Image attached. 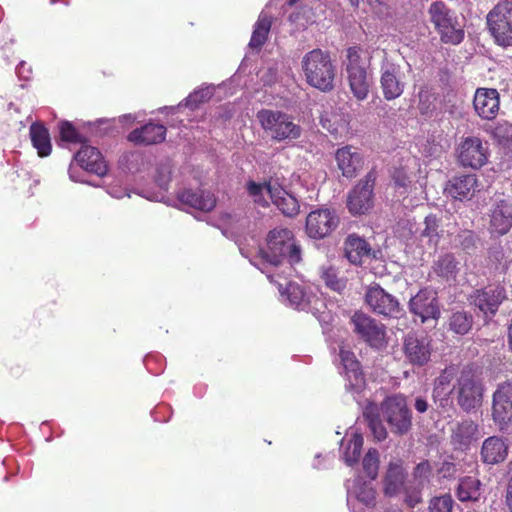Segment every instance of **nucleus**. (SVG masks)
I'll return each instance as SVG.
<instances>
[{"label":"nucleus","instance_id":"obj_1","mask_svg":"<svg viewBox=\"0 0 512 512\" xmlns=\"http://www.w3.org/2000/svg\"><path fill=\"white\" fill-rule=\"evenodd\" d=\"M301 247L289 229L271 230L266 237V247L259 249L260 258L267 264L278 267L285 261L297 264L301 261Z\"/></svg>","mask_w":512,"mask_h":512},{"label":"nucleus","instance_id":"obj_2","mask_svg":"<svg viewBox=\"0 0 512 512\" xmlns=\"http://www.w3.org/2000/svg\"><path fill=\"white\" fill-rule=\"evenodd\" d=\"M306 82L313 88L329 93L335 88L336 66L330 53L320 48L306 53L301 61Z\"/></svg>","mask_w":512,"mask_h":512},{"label":"nucleus","instance_id":"obj_3","mask_svg":"<svg viewBox=\"0 0 512 512\" xmlns=\"http://www.w3.org/2000/svg\"><path fill=\"white\" fill-rule=\"evenodd\" d=\"M485 385L480 376L469 366L464 367L450 393L458 407L466 414L477 413L484 400Z\"/></svg>","mask_w":512,"mask_h":512},{"label":"nucleus","instance_id":"obj_4","mask_svg":"<svg viewBox=\"0 0 512 512\" xmlns=\"http://www.w3.org/2000/svg\"><path fill=\"white\" fill-rule=\"evenodd\" d=\"M363 54L361 47L352 46L346 50V57L343 60L350 90L359 101L367 98L372 84V77L368 72L369 61Z\"/></svg>","mask_w":512,"mask_h":512},{"label":"nucleus","instance_id":"obj_5","mask_svg":"<svg viewBox=\"0 0 512 512\" xmlns=\"http://www.w3.org/2000/svg\"><path fill=\"white\" fill-rule=\"evenodd\" d=\"M428 14L443 43L456 45L464 39L463 18L444 2H433L428 9Z\"/></svg>","mask_w":512,"mask_h":512},{"label":"nucleus","instance_id":"obj_6","mask_svg":"<svg viewBox=\"0 0 512 512\" xmlns=\"http://www.w3.org/2000/svg\"><path fill=\"white\" fill-rule=\"evenodd\" d=\"M381 413L393 434L403 436L411 430L412 413L403 395L386 397L381 403Z\"/></svg>","mask_w":512,"mask_h":512},{"label":"nucleus","instance_id":"obj_7","mask_svg":"<svg viewBox=\"0 0 512 512\" xmlns=\"http://www.w3.org/2000/svg\"><path fill=\"white\" fill-rule=\"evenodd\" d=\"M257 119L262 128L277 141L297 139L301 135V127L294 124L290 117L281 111L262 109L257 113Z\"/></svg>","mask_w":512,"mask_h":512},{"label":"nucleus","instance_id":"obj_8","mask_svg":"<svg viewBox=\"0 0 512 512\" xmlns=\"http://www.w3.org/2000/svg\"><path fill=\"white\" fill-rule=\"evenodd\" d=\"M507 299L504 283H491L476 289L469 296L470 303L483 313L486 323L496 315L500 305Z\"/></svg>","mask_w":512,"mask_h":512},{"label":"nucleus","instance_id":"obj_9","mask_svg":"<svg viewBox=\"0 0 512 512\" xmlns=\"http://www.w3.org/2000/svg\"><path fill=\"white\" fill-rule=\"evenodd\" d=\"M489 31L497 44L512 45V1L499 2L487 15Z\"/></svg>","mask_w":512,"mask_h":512},{"label":"nucleus","instance_id":"obj_10","mask_svg":"<svg viewBox=\"0 0 512 512\" xmlns=\"http://www.w3.org/2000/svg\"><path fill=\"white\" fill-rule=\"evenodd\" d=\"M492 419L503 433H512V382L497 385L492 396Z\"/></svg>","mask_w":512,"mask_h":512},{"label":"nucleus","instance_id":"obj_11","mask_svg":"<svg viewBox=\"0 0 512 512\" xmlns=\"http://www.w3.org/2000/svg\"><path fill=\"white\" fill-rule=\"evenodd\" d=\"M364 301L374 313L384 317L399 318L404 314L398 299L375 282L366 288Z\"/></svg>","mask_w":512,"mask_h":512},{"label":"nucleus","instance_id":"obj_12","mask_svg":"<svg viewBox=\"0 0 512 512\" xmlns=\"http://www.w3.org/2000/svg\"><path fill=\"white\" fill-rule=\"evenodd\" d=\"M377 179V172L372 169L358 184L349 192L347 197V208L353 215L367 213L374 205V186Z\"/></svg>","mask_w":512,"mask_h":512},{"label":"nucleus","instance_id":"obj_13","mask_svg":"<svg viewBox=\"0 0 512 512\" xmlns=\"http://www.w3.org/2000/svg\"><path fill=\"white\" fill-rule=\"evenodd\" d=\"M339 217L334 210L317 209L306 217L305 232L311 239H324L339 225Z\"/></svg>","mask_w":512,"mask_h":512},{"label":"nucleus","instance_id":"obj_14","mask_svg":"<svg viewBox=\"0 0 512 512\" xmlns=\"http://www.w3.org/2000/svg\"><path fill=\"white\" fill-rule=\"evenodd\" d=\"M351 323L353 324V331L371 347L378 348L383 345L385 326L376 319L362 311H357L351 317Z\"/></svg>","mask_w":512,"mask_h":512},{"label":"nucleus","instance_id":"obj_15","mask_svg":"<svg viewBox=\"0 0 512 512\" xmlns=\"http://www.w3.org/2000/svg\"><path fill=\"white\" fill-rule=\"evenodd\" d=\"M403 352L409 364L423 367L431 359L432 340L427 335L410 332L404 338Z\"/></svg>","mask_w":512,"mask_h":512},{"label":"nucleus","instance_id":"obj_16","mask_svg":"<svg viewBox=\"0 0 512 512\" xmlns=\"http://www.w3.org/2000/svg\"><path fill=\"white\" fill-rule=\"evenodd\" d=\"M411 314L421 319L422 323L433 319L438 320L441 315L437 293L429 288L421 289L412 296L408 302Z\"/></svg>","mask_w":512,"mask_h":512},{"label":"nucleus","instance_id":"obj_17","mask_svg":"<svg viewBox=\"0 0 512 512\" xmlns=\"http://www.w3.org/2000/svg\"><path fill=\"white\" fill-rule=\"evenodd\" d=\"M346 391L353 395L361 394L366 388V378L360 362L355 354L349 350L341 349L339 353Z\"/></svg>","mask_w":512,"mask_h":512},{"label":"nucleus","instance_id":"obj_18","mask_svg":"<svg viewBox=\"0 0 512 512\" xmlns=\"http://www.w3.org/2000/svg\"><path fill=\"white\" fill-rule=\"evenodd\" d=\"M407 472L402 459L394 458L385 467L382 478V491L386 497L399 495L406 487Z\"/></svg>","mask_w":512,"mask_h":512},{"label":"nucleus","instance_id":"obj_19","mask_svg":"<svg viewBox=\"0 0 512 512\" xmlns=\"http://www.w3.org/2000/svg\"><path fill=\"white\" fill-rule=\"evenodd\" d=\"M459 162L465 167L478 169L487 162V148L478 137H467L459 148Z\"/></svg>","mask_w":512,"mask_h":512},{"label":"nucleus","instance_id":"obj_20","mask_svg":"<svg viewBox=\"0 0 512 512\" xmlns=\"http://www.w3.org/2000/svg\"><path fill=\"white\" fill-rule=\"evenodd\" d=\"M380 250H373L370 244L356 233L349 234L344 241V255L356 266L363 264V257L378 259Z\"/></svg>","mask_w":512,"mask_h":512},{"label":"nucleus","instance_id":"obj_21","mask_svg":"<svg viewBox=\"0 0 512 512\" xmlns=\"http://www.w3.org/2000/svg\"><path fill=\"white\" fill-rule=\"evenodd\" d=\"M381 89L386 100L400 97L404 91L405 83L401 79L400 66L386 63L381 68Z\"/></svg>","mask_w":512,"mask_h":512},{"label":"nucleus","instance_id":"obj_22","mask_svg":"<svg viewBox=\"0 0 512 512\" xmlns=\"http://www.w3.org/2000/svg\"><path fill=\"white\" fill-rule=\"evenodd\" d=\"M499 93L496 89L478 88L473 105L477 114L487 120L496 117L499 110Z\"/></svg>","mask_w":512,"mask_h":512},{"label":"nucleus","instance_id":"obj_23","mask_svg":"<svg viewBox=\"0 0 512 512\" xmlns=\"http://www.w3.org/2000/svg\"><path fill=\"white\" fill-rule=\"evenodd\" d=\"M74 159L85 170L103 177L107 174V164L101 152L90 145L82 144L80 150L74 155Z\"/></svg>","mask_w":512,"mask_h":512},{"label":"nucleus","instance_id":"obj_24","mask_svg":"<svg viewBox=\"0 0 512 512\" xmlns=\"http://www.w3.org/2000/svg\"><path fill=\"white\" fill-rule=\"evenodd\" d=\"M454 492L461 503L470 502L476 504L481 501H485V497L483 496V484L474 476H464L459 478Z\"/></svg>","mask_w":512,"mask_h":512},{"label":"nucleus","instance_id":"obj_25","mask_svg":"<svg viewBox=\"0 0 512 512\" xmlns=\"http://www.w3.org/2000/svg\"><path fill=\"white\" fill-rule=\"evenodd\" d=\"M508 449V444L503 438L499 436L488 437L481 446V460L487 465L502 463L508 456Z\"/></svg>","mask_w":512,"mask_h":512},{"label":"nucleus","instance_id":"obj_26","mask_svg":"<svg viewBox=\"0 0 512 512\" xmlns=\"http://www.w3.org/2000/svg\"><path fill=\"white\" fill-rule=\"evenodd\" d=\"M490 227L498 235L506 234L512 227V202L507 199L496 201L491 210Z\"/></svg>","mask_w":512,"mask_h":512},{"label":"nucleus","instance_id":"obj_27","mask_svg":"<svg viewBox=\"0 0 512 512\" xmlns=\"http://www.w3.org/2000/svg\"><path fill=\"white\" fill-rule=\"evenodd\" d=\"M266 190L274 205L287 217H295L300 210L298 200L291 194L287 193L281 187L266 184Z\"/></svg>","mask_w":512,"mask_h":512},{"label":"nucleus","instance_id":"obj_28","mask_svg":"<svg viewBox=\"0 0 512 512\" xmlns=\"http://www.w3.org/2000/svg\"><path fill=\"white\" fill-rule=\"evenodd\" d=\"M166 136V127L162 124L148 123L131 131L128 140L140 145L161 143Z\"/></svg>","mask_w":512,"mask_h":512},{"label":"nucleus","instance_id":"obj_29","mask_svg":"<svg viewBox=\"0 0 512 512\" xmlns=\"http://www.w3.org/2000/svg\"><path fill=\"white\" fill-rule=\"evenodd\" d=\"M178 200L185 205L204 212H210L216 206L214 195L204 190H184L178 193Z\"/></svg>","mask_w":512,"mask_h":512},{"label":"nucleus","instance_id":"obj_30","mask_svg":"<svg viewBox=\"0 0 512 512\" xmlns=\"http://www.w3.org/2000/svg\"><path fill=\"white\" fill-rule=\"evenodd\" d=\"M335 158L338 168L343 176L354 177L358 170L362 168V156L351 146H345L336 151Z\"/></svg>","mask_w":512,"mask_h":512},{"label":"nucleus","instance_id":"obj_31","mask_svg":"<svg viewBox=\"0 0 512 512\" xmlns=\"http://www.w3.org/2000/svg\"><path fill=\"white\" fill-rule=\"evenodd\" d=\"M476 186V175L466 174L452 177L448 181L445 191L453 198L463 200L473 195Z\"/></svg>","mask_w":512,"mask_h":512},{"label":"nucleus","instance_id":"obj_32","mask_svg":"<svg viewBox=\"0 0 512 512\" xmlns=\"http://www.w3.org/2000/svg\"><path fill=\"white\" fill-rule=\"evenodd\" d=\"M432 270L446 282L455 281L460 272V261L454 253L446 252L433 262Z\"/></svg>","mask_w":512,"mask_h":512},{"label":"nucleus","instance_id":"obj_33","mask_svg":"<svg viewBox=\"0 0 512 512\" xmlns=\"http://www.w3.org/2000/svg\"><path fill=\"white\" fill-rule=\"evenodd\" d=\"M30 137L33 146L40 157H46L51 153V141L48 129L41 123H33L30 126Z\"/></svg>","mask_w":512,"mask_h":512},{"label":"nucleus","instance_id":"obj_34","mask_svg":"<svg viewBox=\"0 0 512 512\" xmlns=\"http://www.w3.org/2000/svg\"><path fill=\"white\" fill-rule=\"evenodd\" d=\"M272 25V18L266 13H261L255 24L249 47L253 50H260L268 38L269 31Z\"/></svg>","mask_w":512,"mask_h":512},{"label":"nucleus","instance_id":"obj_35","mask_svg":"<svg viewBox=\"0 0 512 512\" xmlns=\"http://www.w3.org/2000/svg\"><path fill=\"white\" fill-rule=\"evenodd\" d=\"M478 431V425L472 420H463L458 423L452 433V442L460 448L468 447L475 434Z\"/></svg>","mask_w":512,"mask_h":512},{"label":"nucleus","instance_id":"obj_36","mask_svg":"<svg viewBox=\"0 0 512 512\" xmlns=\"http://www.w3.org/2000/svg\"><path fill=\"white\" fill-rule=\"evenodd\" d=\"M448 329L457 334H467L473 325V316L464 310L452 311L447 319Z\"/></svg>","mask_w":512,"mask_h":512},{"label":"nucleus","instance_id":"obj_37","mask_svg":"<svg viewBox=\"0 0 512 512\" xmlns=\"http://www.w3.org/2000/svg\"><path fill=\"white\" fill-rule=\"evenodd\" d=\"M455 248L462 250L467 255H474L481 243L477 234L471 230L460 231L453 240Z\"/></svg>","mask_w":512,"mask_h":512},{"label":"nucleus","instance_id":"obj_38","mask_svg":"<svg viewBox=\"0 0 512 512\" xmlns=\"http://www.w3.org/2000/svg\"><path fill=\"white\" fill-rule=\"evenodd\" d=\"M283 294H286L290 304L295 308L300 310L307 309L309 305V297L304 291V288L297 283H288Z\"/></svg>","mask_w":512,"mask_h":512},{"label":"nucleus","instance_id":"obj_39","mask_svg":"<svg viewBox=\"0 0 512 512\" xmlns=\"http://www.w3.org/2000/svg\"><path fill=\"white\" fill-rule=\"evenodd\" d=\"M380 467V453L375 448H370L362 460V468L365 475L370 480L378 477Z\"/></svg>","mask_w":512,"mask_h":512},{"label":"nucleus","instance_id":"obj_40","mask_svg":"<svg viewBox=\"0 0 512 512\" xmlns=\"http://www.w3.org/2000/svg\"><path fill=\"white\" fill-rule=\"evenodd\" d=\"M433 475V468L429 460H422L418 463L412 471V477L414 485L424 488L430 483V479Z\"/></svg>","mask_w":512,"mask_h":512},{"label":"nucleus","instance_id":"obj_41","mask_svg":"<svg viewBox=\"0 0 512 512\" xmlns=\"http://www.w3.org/2000/svg\"><path fill=\"white\" fill-rule=\"evenodd\" d=\"M363 446V438L359 435H355L349 440L347 447L345 448L343 458L348 466L356 464L360 458Z\"/></svg>","mask_w":512,"mask_h":512},{"label":"nucleus","instance_id":"obj_42","mask_svg":"<svg viewBox=\"0 0 512 512\" xmlns=\"http://www.w3.org/2000/svg\"><path fill=\"white\" fill-rule=\"evenodd\" d=\"M59 138L63 142L70 143H81L86 142V138L83 137L76 128L68 121H61L58 123Z\"/></svg>","mask_w":512,"mask_h":512},{"label":"nucleus","instance_id":"obj_43","mask_svg":"<svg viewBox=\"0 0 512 512\" xmlns=\"http://www.w3.org/2000/svg\"><path fill=\"white\" fill-rule=\"evenodd\" d=\"M493 136L503 148L512 151V124L498 123L493 130Z\"/></svg>","mask_w":512,"mask_h":512},{"label":"nucleus","instance_id":"obj_44","mask_svg":"<svg viewBox=\"0 0 512 512\" xmlns=\"http://www.w3.org/2000/svg\"><path fill=\"white\" fill-rule=\"evenodd\" d=\"M441 219L435 214H429L424 219L425 228L421 232V237L429 238V241L437 242L440 234Z\"/></svg>","mask_w":512,"mask_h":512},{"label":"nucleus","instance_id":"obj_45","mask_svg":"<svg viewBox=\"0 0 512 512\" xmlns=\"http://www.w3.org/2000/svg\"><path fill=\"white\" fill-rule=\"evenodd\" d=\"M212 96V92L208 89H199L191 93L184 102L179 103V107L185 106L191 110H196L200 104L207 102Z\"/></svg>","mask_w":512,"mask_h":512},{"label":"nucleus","instance_id":"obj_46","mask_svg":"<svg viewBox=\"0 0 512 512\" xmlns=\"http://www.w3.org/2000/svg\"><path fill=\"white\" fill-rule=\"evenodd\" d=\"M454 503L452 496L448 493L434 496L429 501L428 512H452Z\"/></svg>","mask_w":512,"mask_h":512},{"label":"nucleus","instance_id":"obj_47","mask_svg":"<svg viewBox=\"0 0 512 512\" xmlns=\"http://www.w3.org/2000/svg\"><path fill=\"white\" fill-rule=\"evenodd\" d=\"M172 166L169 161L161 162L156 168L155 182L164 190H167L171 180Z\"/></svg>","mask_w":512,"mask_h":512},{"label":"nucleus","instance_id":"obj_48","mask_svg":"<svg viewBox=\"0 0 512 512\" xmlns=\"http://www.w3.org/2000/svg\"><path fill=\"white\" fill-rule=\"evenodd\" d=\"M268 182L262 184H258L252 180L248 181L247 183V191L251 197H253V200L256 204L261 205L262 207H267L269 204L265 200L263 196V189H266V184Z\"/></svg>","mask_w":512,"mask_h":512},{"label":"nucleus","instance_id":"obj_49","mask_svg":"<svg viewBox=\"0 0 512 512\" xmlns=\"http://www.w3.org/2000/svg\"><path fill=\"white\" fill-rule=\"evenodd\" d=\"M419 486H406L402 491L405 494V503L410 507L414 508L418 504L422 503V490Z\"/></svg>","mask_w":512,"mask_h":512},{"label":"nucleus","instance_id":"obj_50","mask_svg":"<svg viewBox=\"0 0 512 512\" xmlns=\"http://www.w3.org/2000/svg\"><path fill=\"white\" fill-rule=\"evenodd\" d=\"M322 279L327 287L333 291L341 293L346 288V281L337 277L333 270H327L323 273Z\"/></svg>","mask_w":512,"mask_h":512},{"label":"nucleus","instance_id":"obj_51","mask_svg":"<svg viewBox=\"0 0 512 512\" xmlns=\"http://www.w3.org/2000/svg\"><path fill=\"white\" fill-rule=\"evenodd\" d=\"M376 498V491L370 484L364 483L357 490V499L367 506L373 505Z\"/></svg>","mask_w":512,"mask_h":512},{"label":"nucleus","instance_id":"obj_52","mask_svg":"<svg viewBox=\"0 0 512 512\" xmlns=\"http://www.w3.org/2000/svg\"><path fill=\"white\" fill-rule=\"evenodd\" d=\"M452 380V373L447 369L443 370L441 374L434 380L432 393H446L445 390Z\"/></svg>","mask_w":512,"mask_h":512},{"label":"nucleus","instance_id":"obj_53","mask_svg":"<svg viewBox=\"0 0 512 512\" xmlns=\"http://www.w3.org/2000/svg\"><path fill=\"white\" fill-rule=\"evenodd\" d=\"M488 259L496 266L505 264V252L501 244L497 243L489 247Z\"/></svg>","mask_w":512,"mask_h":512},{"label":"nucleus","instance_id":"obj_54","mask_svg":"<svg viewBox=\"0 0 512 512\" xmlns=\"http://www.w3.org/2000/svg\"><path fill=\"white\" fill-rule=\"evenodd\" d=\"M414 408L418 413H421V414L426 413V412L435 411L433 402H431L429 400V397L427 394L416 396L415 401H414Z\"/></svg>","mask_w":512,"mask_h":512},{"label":"nucleus","instance_id":"obj_55","mask_svg":"<svg viewBox=\"0 0 512 512\" xmlns=\"http://www.w3.org/2000/svg\"><path fill=\"white\" fill-rule=\"evenodd\" d=\"M380 412H381V406L378 407L377 404L373 402H368L363 410V417L367 421V423H371L374 421L380 420Z\"/></svg>","mask_w":512,"mask_h":512},{"label":"nucleus","instance_id":"obj_56","mask_svg":"<svg viewBox=\"0 0 512 512\" xmlns=\"http://www.w3.org/2000/svg\"><path fill=\"white\" fill-rule=\"evenodd\" d=\"M450 391L447 393H431V400L435 407V411H438L439 408L445 409L450 405Z\"/></svg>","mask_w":512,"mask_h":512},{"label":"nucleus","instance_id":"obj_57","mask_svg":"<svg viewBox=\"0 0 512 512\" xmlns=\"http://www.w3.org/2000/svg\"><path fill=\"white\" fill-rule=\"evenodd\" d=\"M372 434L378 441H383L387 438V430L382 423V420L374 421L368 424Z\"/></svg>","mask_w":512,"mask_h":512},{"label":"nucleus","instance_id":"obj_58","mask_svg":"<svg viewBox=\"0 0 512 512\" xmlns=\"http://www.w3.org/2000/svg\"><path fill=\"white\" fill-rule=\"evenodd\" d=\"M458 469L454 462L444 461L438 468L437 472L443 478L451 479L456 476Z\"/></svg>","mask_w":512,"mask_h":512},{"label":"nucleus","instance_id":"obj_59","mask_svg":"<svg viewBox=\"0 0 512 512\" xmlns=\"http://www.w3.org/2000/svg\"><path fill=\"white\" fill-rule=\"evenodd\" d=\"M392 179L397 187L406 188L410 183V179L403 169H395L392 174Z\"/></svg>","mask_w":512,"mask_h":512},{"label":"nucleus","instance_id":"obj_60","mask_svg":"<svg viewBox=\"0 0 512 512\" xmlns=\"http://www.w3.org/2000/svg\"><path fill=\"white\" fill-rule=\"evenodd\" d=\"M399 225L402 226L403 228H407L408 229V235H411L413 233V231H412V223L409 220L400 222Z\"/></svg>","mask_w":512,"mask_h":512},{"label":"nucleus","instance_id":"obj_61","mask_svg":"<svg viewBox=\"0 0 512 512\" xmlns=\"http://www.w3.org/2000/svg\"><path fill=\"white\" fill-rule=\"evenodd\" d=\"M508 345H509V348L512 350V318H511L510 325L508 327Z\"/></svg>","mask_w":512,"mask_h":512},{"label":"nucleus","instance_id":"obj_62","mask_svg":"<svg viewBox=\"0 0 512 512\" xmlns=\"http://www.w3.org/2000/svg\"><path fill=\"white\" fill-rule=\"evenodd\" d=\"M350 4L354 8H358L360 0H349Z\"/></svg>","mask_w":512,"mask_h":512},{"label":"nucleus","instance_id":"obj_63","mask_svg":"<svg viewBox=\"0 0 512 512\" xmlns=\"http://www.w3.org/2000/svg\"><path fill=\"white\" fill-rule=\"evenodd\" d=\"M288 19H289V21H291V22H292V21H294V20H295V16H294V14L289 15Z\"/></svg>","mask_w":512,"mask_h":512}]
</instances>
